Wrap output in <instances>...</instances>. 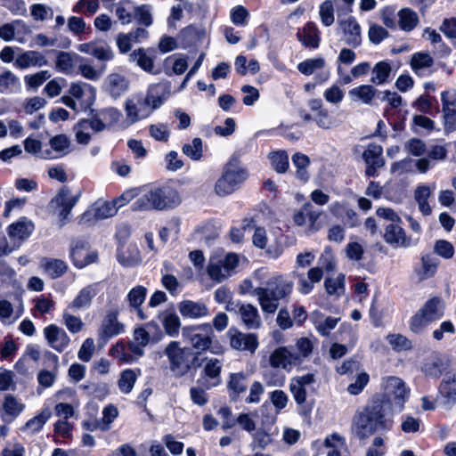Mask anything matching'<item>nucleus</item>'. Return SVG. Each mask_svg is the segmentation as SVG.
I'll list each match as a JSON object with an SVG mask.
<instances>
[{
	"label": "nucleus",
	"mask_w": 456,
	"mask_h": 456,
	"mask_svg": "<svg viewBox=\"0 0 456 456\" xmlns=\"http://www.w3.org/2000/svg\"><path fill=\"white\" fill-rule=\"evenodd\" d=\"M395 412L382 396L372 395L354 415L351 431L359 440H366L378 432L387 433L393 428Z\"/></svg>",
	"instance_id": "nucleus-1"
},
{
	"label": "nucleus",
	"mask_w": 456,
	"mask_h": 456,
	"mask_svg": "<svg viewBox=\"0 0 456 456\" xmlns=\"http://www.w3.org/2000/svg\"><path fill=\"white\" fill-rule=\"evenodd\" d=\"M294 289V281L287 275L278 274L270 277L265 286L253 289L263 313L274 314L279 308L280 301H287Z\"/></svg>",
	"instance_id": "nucleus-2"
},
{
	"label": "nucleus",
	"mask_w": 456,
	"mask_h": 456,
	"mask_svg": "<svg viewBox=\"0 0 456 456\" xmlns=\"http://www.w3.org/2000/svg\"><path fill=\"white\" fill-rule=\"evenodd\" d=\"M314 343L308 338H300L294 346H281L275 348L269 355V364L273 369L288 372L312 355Z\"/></svg>",
	"instance_id": "nucleus-3"
},
{
	"label": "nucleus",
	"mask_w": 456,
	"mask_h": 456,
	"mask_svg": "<svg viewBox=\"0 0 456 456\" xmlns=\"http://www.w3.org/2000/svg\"><path fill=\"white\" fill-rule=\"evenodd\" d=\"M181 202V196L175 188L169 185L154 186L144 190L131 208L134 211L167 210L178 207Z\"/></svg>",
	"instance_id": "nucleus-4"
},
{
	"label": "nucleus",
	"mask_w": 456,
	"mask_h": 456,
	"mask_svg": "<svg viewBox=\"0 0 456 456\" xmlns=\"http://www.w3.org/2000/svg\"><path fill=\"white\" fill-rule=\"evenodd\" d=\"M169 362L170 370L176 378L195 372L202 364L200 353L193 352L191 347H180L178 341H171L164 350Z\"/></svg>",
	"instance_id": "nucleus-5"
},
{
	"label": "nucleus",
	"mask_w": 456,
	"mask_h": 456,
	"mask_svg": "<svg viewBox=\"0 0 456 456\" xmlns=\"http://www.w3.org/2000/svg\"><path fill=\"white\" fill-rule=\"evenodd\" d=\"M248 176V170L236 159H232L226 164L222 176L216 181L215 191L219 196L232 194L242 185Z\"/></svg>",
	"instance_id": "nucleus-6"
},
{
	"label": "nucleus",
	"mask_w": 456,
	"mask_h": 456,
	"mask_svg": "<svg viewBox=\"0 0 456 456\" xmlns=\"http://www.w3.org/2000/svg\"><path fill=\"white\" fill-rule=\"evenodd\" d=\"M384 393L375 394V396H382L395 412H400L404 408V403L409 398L410 390L403 380L398 377L391 376L385 379L383 383Z\"/></svg>",
	"instance_id": "nucleus-7"
},
{
	"label": "nucleus",
	"mask_w": 456,
	"mask_h": 456,
	"mask_svg": "<svg viewBox=\"0 0 456 456\" xmlns=\"http://www.w3.org/2000/svg\"><path fill=\"white\" fill-rule=\"evenodd\" d=\"M444 316L442 300L434 297L428 300L424 305L411 317L410 330L418 334L431 322L440 320Z\"/></svg>",
	"instance_id": "nucleus-8"
},
{
	"label": "nucleus",
	"mask_w": 456,
	"mask_h": 456,
	"mask_svg": "<svg viewBox=\"0 0 456 456\" xmlns=\"http://www.w3.org/2000/svg\"><path fill=\"white\" fill-rule=\"evenodd\" d=\"M183 339L190 343L192 348L200 352L208 350L215 338L214 330L210 323L184 326L182 328Z\"/></svg>",
	"instance_id": "nucleus-9"
},
{
	"label": "nucleus",
	"mask_w": 456,
	"mask_h": 456,
	"mask_svg": "<svg viewBox=\"0 0 456 456\" xmlns=\"http://www.w3.org/2000/svg\"><path fill=\"white\" fill-rule=\"evenodd\" d=\"M81 192L78 191L76 195H71L70 189L63 186L60 189L58 193L52 199L51 207L59 217V226L62 227L70 220V212L77 203Z\"/></svg>",
	"instance_id": "nucleus-10"
},
{
	"label": "nucleus",
	"mask_w": 456,
	"mask_h": 456,
	"mask_svg": "<svg viewBox=\"0 0 456 456\" xmlns=\"http://www.w3.org/2000/svg\"><path fill=\"white\" fill-rule=\"evenodd\" d=\"M121 117L122 114L118 109L106 108L92 113L90 119H81L80 126L91 127L95 132H102L118 123Z\"/></svg>",
	"instance_id": "nucleus-11"
},
{
	"label": "nucleus",
	"mask_w": 456,
	"mask_h": 456,
	"mask_svg": "<svg viewBox=\"0 0 456 456\" xmlns=\"http://www.w3.org/2000/svg\"><path fill=\"white\" fill-rule=\"evenodd\" d=\"M337 30L341 34V39L346 45L353 48L361 45L362 28L354 17L338 18Z\"/></svg>",
	"instance_id": "nucleus-12"
},
{
	"label": "nucleus",
	"mask_w": 456,
	"mask_h": 456,
	"mask_svg": "<svg viewBox=\"0 0 456 456\" xmlns=\"http://www.w3.org/2000/svg\"><path fill=\"white\" fill-rule=\"evenodd\" d=\"M227 337L231 347L238 351H248L254 354L259 346L256 334L243 333L234 327L229 329Z\"/></svg>",
	"instance_id": "nucleus-13"
},
{
	"label": "nucleus",
	"mask_w": 456,
	"mask_h": 456,
	"mask_svg": "<svg viewBox=\"0 0 456 456\" xmlns=\"http://www.w3.org/2000/svg\"><path fill=\"white\" fill-rule=\"evenodd\" d=\"M125 111L128 123L134 124L148 118L152 113V108L148 106L143 96L138 94L126 100Z\"/></svg>",
	"instance_id": "nucleus-14"
},
{
	"label": "nucleus",
	"mask_w": 456,
	"mask_h": 456,
	"mask_svg": "<svg viewBox=\"0 0 456 456\" xmlns=\"http://www.w3.org/2000/svg\"><path fill=\"white\" fill-rule=\"evenodd\" d=\"M383 148L377 143H370L362 152V158L366 164L365 175L369 177L376 175L378 169L385 166V159L382 157Z\"/></svg>",
	"instance_id": "nucleus-15"
},
{
	"label": "nucleus",
	"mask_w": 456,
	"mask_h": 456,
	"mask_svg": "<svg viewBox=\"0 0 456 456\" xmlns=\"http://www.w3.org/2000/svg\"><path fill=\"white\" fill-rule=\"evenodd\" d=\"M148 329L159 330L157 322H150L145 324V327H139L134 330V340L130 341L127 345L128 350L136 357H141L144 354V347L151 342V335Z\"/></svg>",
	"instance_id": "nucleus-16"
},
{
	"label": "nucleus",
	"mask_w": 456,
	"mask_h": 456,
	"mask_svg": "<svg viewBox=\"0 0 456 456\" xmlns=\"http://www.w3.org/2000/svg\"><path fill=\"white\" fill-rule=\"evenodd\" d=\"M44 336L49 346L58 353L63 352L70 342V338L66 331L55 324L46 326L44 329Z\"/></svg>",
	"instance_id": "nucleus-17"
},
{
	"label": "nucleus",
	"mask_w": 456,
	"mask_h": 456,
	"mask_svg": "<svg viewBox=\"0 0 456 456\" xmlns=\"http://www.w3.org/2000/svg\"><path fill=\"white\" fill-rule=\"evenodd\" d=\"M385 241L394 248H409L412 245L411 237L398 224H388L385 226L383 235Z\"/></svg>",
	"instance_id": "nucleus-18"
},
{
	"label": "nucleus",
	"mask_w": 456,
	"mask_h": 456,
	"mask_svg": "<svg viewBox=\"0 0 456 456\" xmlns=\"http://www.w3.org/2000/svg\"><path fill=\"white\" fill-rule=\"evenodd\" d=\"M128 78L120 73H110L104 80V90L113 99L119 98L129 89Z\"/></svg>",
	"instance_id": "nucleus-19"
},
{
	"label": "nucleus",
	"mask_w": 456,
	"mask_h": 456,
	"mask_svg": "<svg viewBox=\"0 0 456 456\" xmlns=\"http://www.w3.org/2000/svg\"><path fill=\"white\" fill-rule=\"evenodd\" d=\"M34 229L35 226L32 221L27 217H22L8 226L7 233L10 240L20 246L31 235Z\"/></svg>",
	"instance_id": "nucleus-20"
},
{
	"label": "nucleus",
	"mask_w": 456,
	"mask_h": 456,
	"mask_svg": "<svg viewBox=\"0 0 456 456\" xmlns=\"http://www.w3.org/2000/svg\"><path fill=\"white\" fill-rule=\"evenodd\" d=\"M321 215V210L315 209L311 202H305L298 210L295 211L293 221L297 226L308 224L311 230L317 231L315 224Z\"/></svg>",
	"instance_id": "nucleus-21"
},
{
	"label": "nucleus",
	"mask_w": 456,
	"mask_h": 456,
	"mask_svg": "<svg viewBox=\"0 0 456 456\" xmlns=\"http://www.w3.org/2000/svg\"><path fill=\"white\" fill-rule=\"evenodd\" d=\"M100 283L95 282L83 288L69 305L68 309L78 311L91 306L94 297L99 292Z\"/></svg>",
	"instance_id": "nucleus-22"
},
{
	"label": "nucleus",
	"mask_w": 456,
	"mask_h": 456,
	"mask_svg": "<svg viewBox=\"0 0 456 456\" xmlns=\"http://www.w3.org/2000/svg\"><path fill=\"white\" fill-rule=\"evenodd\" d=\"M177 307L183 318L200 319L209 314L207 305L200 301L183 300Z\"/></svg>",
	"instance_id": "nucleus-23"
},
{
	"label": "nucleus",
	"mask_w": 456,
	"mask_h": 456,
	"mask_svg": "<svg viewBox=\"0 0 456 456\" xmlns=\"http://www.w3.org/2000/svg\"><path fill=\"white\" fill-rule=\"evenodd\" d=\"M77 50L81 53L93 55L99 61H110L113 59L114 54L111 48L105 44H99L95 42H89L80 44Z\"/></svg>",
	"instance_id": "nucleus-24"
},
{
	"label": "nucleus",
	"mask_w": 456,
	"mask_h": 456,
	"mask_svg": "<svg viewBox=\"0 0 456 456\" xmlns=\"http://www.w3.org/2000/svg\"><path fill=\"white\" fill-rule=\"evenodd\" d=\"M47 64L45 56L37 51H27L18 55L14 61V66L20 69L29 67H44Z\"/></svg>",
	"instance_id": "nucleus-25"
},
{
	"label": "nucleus",
	"mask_w": 456,
	"mask_h": 456,
	"mask_svg": "<svg viewBox=\"0 0 456 456\" xmlns=\"http://www.w3.org/2000/svg\"><path fill=\"white\" fill-rule=\"evenodd\" d=\"M320 31L315 23L309 21L297 32V38L307 48H317L320 45Z\"/></svg>",
	"instance_id": "nucleus-26"
},
{
	"label": "nucleus",
	"mask_w": 456,
	"mask_h": 456,
	"mask_svg": "<svg viewBox=\"0 0 456 456\" xmlns=\"http://www.w3.org/2000/svg\"><path fill=\"white\" fill-rule=\"evenodd\" d=\"M146 296L147 289L141 285L134 287L126 296L131 310L135 311L137 317L142 321L147 319V315L141 308L145 301Z\"/></svg>",
	"instance_id": "nucleus-27"
},
{
	"label": "nucleus",
	"mask_w": 456,
	"mask_h": 456,
	"mask_svg": "<svg viewBox=\"0 0 456 456\" xmlns=\"http://www.w3.org/2000/svg\"><path fill=\"white\" fill-rule=\"evenodd\" d=\"M242 323L248 330H257L262 326V319L257 308L251 304H243L239 309Z\"/></svg>",
	"instance_id": "nucleus-28"
},
{
	"label": "nucleus",
	"mask_w": 456,
	"mask_h": 456,
	"mask_svg": "<svg viewBox=\"0 0 456 456\" xmlns=\"http://www.w3.org/2000/svg\"><path fill=\"white\" fill-rule=\"evenodd\" d=\"M150 51V49L138 48L129 54L128 60L131 62H135L148 73L159 74V71L154 69V58L149 54Z\"/></svg>",
	"instance_id": "nucleus-29"
},
{
	"label": "nucleus",
	"mask_w": 456,
	"mask_h": 456,
	"mask_svg": "<svg viewBox=\"0 0 456 456\" xmlns=\"http://www.w3.org/2000/svg\"><path fill=\"white\" fill-rule=\"evenodd\" d=\"M440 393L444 403L453 404L456 402V369L446 372L441 384Z\"/></svg>",
	"instance_id": "nucleus-30"
},
{
	"label": "nucleus",
	"mask_w": 456,
	"mask_h": 456,
	"mask_svg": "<svg viewBox=\"0 0 456 456\" xmlns=\"http://www.w3.org/2000/svg\"><path fill=\"white\" fill-rule=\"evenodd\" d=\"M165 332L172 337H177L181 328V321L174 309H167L159 314Z\"/></svg>",
	"instance_id": "nucleus-31"
},
{
	"label": "nucleus",
	"mask_w": 456,
	"mask_h": 456,
	"mask_svg": "<svg viewBox=\"0 0 456 456\" xmlns=\"http://www.w3.org/2000/svg\"><path fill=\"white\" fill-rule=\"evenodd\" d=\"M247 376L243 372L231 373L227 388L232 401H237L240 395L247 391Z\"/></svg>",
	"instance_id": "nucleus-32"
},
{
	"label": "nucleus",
	"mask_w": 456,
	"mask_h": 456,
	"mask_svg": "<svg viewBox=\"0 0 456 456\" xmlns=\"http://www.w3.org/2000/svg\"><path fill=\"white\" fill-rule=\"evenodd\" d=\"M437 265V258L431 254H425L421 256L420 266L415 269V273L420 281H424L435 275Z\"/></svg>",
	"instance_id": "nucleus-33"
},
{
	"label": "nucleus",
	"mask_w": 456,
	"mask_h": 456,
	"mask_svg": "<svg viewBox=\"0 0 456 456\" xmlns=\"http://www.w3.org/2000/svg\"><path fill=\"white\" fill-rule=\"evenodd\" d=\"M25 409V404L18 400L13 395L6 394L3 401V419L9 418L12 421L15 419Z\"/></svg>",
	"instance_id": "nucleus-34"
},
{
	"label": "nucleus",
	"mask_w": 456,
	"mask_h": 456,
	"mask_svg": "<svg viewBox=\"0 0 456 456\" xmlns=\"http://www.w3.org/2000/svg\"><path fill=\"white\" fill-rule=\"evenodd\" d=\"M20 78L11 70H4L0 74V94H10L20 91Z\"/></svg>",
	"instance_id": "nucleus-35"
},
{
	"label": "nucleus",
	"mask_w": 456,
	"mask_h": 456,
	"mask_svg": "<svg viewBox=\"0 0 456 456\" xmlns=\"http://www.w3.org/2000/svg\"><path fill=\"white\" fill-rule=\"evenodd\" d=\"M348 94L352 101L370 105L376 96L377 89L371 85H362L351 89Z\"/></svg>",
	"instance_id": "nucleus-36"
},
{
	"label": "nucleus",
	"mask_w": 456,
	"mask_h": 456,
	"mask_svg": "<svg viewBox=\"0 0 456 456\" xmlns=\"http://www.w3.org/2000/svg\"><path fill=\"white\" fill-rule=\"evenodd\" d=\"M124 331V325L118 321V312H109L102 322V332L106 337L111 338Z\"/></svg>",
	"instance_id": "nucleus-37"
},
{
	"label": "nucleus",
	"mask_w": 456,
	"mask_h": 456,
	"mask_svg": "<svg viewBox=\"0 0 456 456\" xmlns=\"http://www.w3.org/2000/svg\"><path fill=\"white\" fill-rule=\"evenodd\" d=\"M391 72L392 67L389 62L379 61L372 68L370 81L377 86L384 85L389 81Z\"/></svg>",
	"instance_id": "nucleus-38"
},
{
	"label": "nucleus",
	"mask_w": 456,
	"mask_h": 456,
	"mask_svg": "<svg viewBox=\"0 0 456 456\" xmlns=\"http://www.w3.org/2000/svg\"><path fill=\"white\" fill-rule=\"evenodd\" d=\"M398 26L406 32L413 30L419 24V16L410 8H403L397 12Z\"/></svg>",
	"instance_id": "nucleus-39"
},
{
	"label": "nucleus",
	"mask_w": 456,
	"mask_h": 456,
	"mask_svg": "<svg viewBox=\"0 0 456 456\" xmlns=\"http://www.w3.org/2000/svg\"><path fill=\"white\" fill-rule=\"evenodd\" d=\"M446 369V363L440 355H434L428 358L423 364L421 370L426 376L438 378Z\"/></svg>",
	"instance_id": "nucleus-40"
},
{
	"label": "nucleus",
	"mask_w": 456,
	"mask_h": 456,
	"mask_svg": "<svg viewBox=\"0 0 456 456\" xmlns=\"http://www.w3.org/2000/svg\"><path fill=\"white\" fill-rule=\"evenodd\" d=\"M78 58L76 53L60 51L57 53L55 68L58 71L69 75L73 72L76 60Z\"/></svg>",
	"instance_id": "nucleus-41"
},
{
	"label": "nucleus",
	"mask_w": 456,
	"mask_h": 456,
	"mask_svg": "<svg viewBox=\"0 0 456 456\" xmlns=\"http://www.w3.org/2000/svg\"><path fill=\"white\" fill-rule=\"evenodd\" d=\"M324 288L328 295L339 298L345 293L346 276L339 273L336 278L328 277L324 281Z\"/></svg>",
	"instance_id": "nucleus-42"
},
{
	"label": "nucleus",
	"mask_w": 456,
	"mask_h": 456,
	"mask_svg": "<svg viewBox=\"0 0 456 456\" xmlns=\"http://www.w3.org/2000/svg\"><path fill=\"white\" fill-rule=\"evenodd\" d=\"M41 266L53 279L62 276L68 269L66 263L60 259L44 258L41 261Z\"/></svg>",
	"instance_id": "nucleus-43"
},
{
	"label": "nucleus",
	"mask_w": 456,
	"mask_h": 456,
	"mask_svg": "<svg viewBox=\"0 0 456 456\" xmlns=\"http://www.w3.org/2000/svg\"><path fill=\"white\" fill-rule=\"evenodd\" d=\"M222 370V362L216 358L209 359L203 369V374L211 379L216 381L209 385L203 384L207 388H210L213 386H216L220 381V374Z\"/></svg>",
	"instance_id": "nucleus-44"
},
{
	"label": "nucleus",
	"mask_w": 456,
	"mask_h": 456,
	"mask_svg": "<svg viewBox=\"0 0 456 456\" xmlns=\"http://www.w3.org/2000/svg\"><path fill=\"white\" fill-rule=\"evenodd\" d=\"M324 445L330 449L327 456H341L340 449L346 448V440L338 433H333L326 437Z\"/></svg>",
	"instance_id": "nucleus-45"
},
{
	"label": "nucleus",
	"mask_w": 456,
	"mask_h": 456,
	"mask_svg": "<svg viewBox=\"0 0 456 456\" xmlns=\"http://www.w3.org/2000/svg\"><path fill=\"white\" fill-rule=\"evenodd\" d=\"M208 274L215 281L221 282L230 274L224 272V267L219 258H211L208 265Z\"/></svg>",
	"instance_id": "nucleus-46"
},
{
	"label": "nucleus",
	"mask_w": 456,
	"mask_h": 456,
	"mask_svg": "<svg viewBox=\"0 0 456 456\" xmlns=\"http://www.w3.org/2000/svg\"><path fill=\"white\" fill-rule=\"evenodd\" d=\"M182 151L184 155L192 160H200L203 153V142L200 138L196 137L192 140L191 143H185Z\"/></svg>",
	"instance_id": "nucleus-47"
},
{
	"label": "nucleus",
	"mask_w": 456,
	"mask_h": 456,
	"mask_svg": "<svg viewBox=\"0 0 456 456\" xmlns=\"http://www.w3.org/2000/svg\"><path fill=\"white\" fill-rule=\"evenodd\" d=\"M136 379L134 370L130 369L123 370L118 381V388L122 393L129 394L134 388Z\"/></svg>",
	"instance_id": "nucleus-48"
},
{
	"label": "nucleus",
	"mask_w": 456,
	"mask_h": 456,
	"mask_svg": "<svg viewBox=\"0 0 456 456\" xmlns=\"http://www.w3.org/2000/svg\"><path fill=\"white\" fill-rule=\"evenodd\" d=\"M325 65V61L322 57L307 59L297 65L299 72L305 76L312 75L316 69H322Z\"/></svg>",
	"instance_id": "nucleus-49"
},
{
	"label": "nucleus",
	"mask_w": 456,
	"mask_h": 456,
	"mask_svg": "<svg viewBox=\"0 0 456 456\" xmlns=\"http://www.w3.org/2000/svg\"><path fill=\"white\" fill-rule=\"evenodd\" d=\"M134 9L129 1L123 0L117 4L115 13L123 24H127L134 16Z\"/></svg>",
	"instance_id": "nucleus-50"
},
{
	"label": "nucleus",
	"mask_w": 456,
	"mask_h": 456,
	"mask_svg": "<svg viewBox=\"0 0 456 456\" xmlns=\"http://www.w3.org/2000/svg\"><path fill=\"white\" fill-rule=\"evenodd\" d=\"M50 415L48 411H42L39 414L28 420L22 429H29L33 434L38 433L50 418Z\"/></svg>",
	"instance_id": "nucleus-51"
},
{
	"label": "nucleus",
	"mask_w": 456,
	"mask_h": 456,
	"mask_svg": "<svg viewBox=\"0 0 456 456\" xmlns=\"http://www.w3.org/2000/svg\"><path fill=\"white\" fill-rule=\"evenodd\" d=\"M387 339L395 351H407L412 348L411 341L402 334H388Z\"/></svg>",
	"instance_id": "nucleus-52"
},
{
	"label": "nucleus",
	"mask_w": 456,
	"mask_h": 456,
	"mask_svg": "<svg viewBox=\"0 0 456 456\" xmlns=\"http://www.w3.org/2000/svg\"><path fill=\"white\" fill-rule=\"evenodd\" d=\"M434 64L433 58L428 53H416L411 60V69L418 73L419 69L429 68Z\"/></svg>",
	"instance_id": "nucleus-53"
},
{
	"label": "nucleus",
	"mask_w": 456,
	"mask_h": 456,
	"mask_svg": "<svg viewBox=\"0 0 456 456\" xmlns=\"http://www.w3.org/2000/svg\"><path fill=\"white\" fill-rule=\"evenodd\" d=\"M51 77V73L48 70H41L33 75H27L24 77V81L28 89H37L44 84L45 81Z\"/></svg>",
	"instance_id": "nucleus-54"
},
{
	"label": "nucleus",
	"mask_w": 456,
	"mask_h": 456,
	"mask_svg": "<svg viewBox=\"0 0 456 456\" xmlns=\"http://www.w3.org/2000/svg\"><path fill=\"white\" fill-rule=\"evenodd\" d=\"M339 318L328 316L324 320H314V324L320 335L327 337L330 331L337 326Z\"/></svg>",
	"instance_id": "nucleus-55"
},
{
	"label": "nucleus",
	"mask_w": 456,
	"mask_h": 456,
	"mask_svg": "<svg viewBox=\"0 0 456 456\" xmlns=\"http://www.w3.org/2000/svg\"><path fill=\"white\" fill-rule=\"evenodd\" d=\"M62 319L64 325L69 332L76 334L83 330L84 322L81 318L71 314L68 310L63 312Z\"/></svg>",
	"instance_id": "nucleus-56"
},
{
	"label": "nucleus",
	"mask_w": 456,
	"mask_h": 456,
	"mask_svg": "<svg viewBox=\"0 0 456 456\" xmlns=\"http://www.w3.org/2000/svg\"><path fill=\"white\" fill-rule=\"evenodd\" d=\"M322 23L325 27H330L334 23V8L330 0H326L320 5L319 11Z\"/></svg>",
	"instance_id": "nucleus-57"
},
{
	"label": "nucleus",
	"mask_w": 456,
	"mask_h": 456,
	"mask_svg": "<svg viewBox=\"0 0 456 456\" xmlns=\"http://www.w3.org/2000/svg\"><path fill=\"white\" fill-rule=\"evenodd\" d=\"M80 387L85 390L88 395H95V396H105L110 392V387L107 383H94V382H86L80 386Z\"/></svg>",
	"instance_id": "nucleus-58"
},
{
	"label": "nucleus",
	"mask_w": 456,
	"mask_h": 456,
	"mask_svg": "<svg viewBox=\"0 0 456 456\" xmlns=\"http://www.w3.org/2000/svg\"><path fill=\"white\" fill-rule=\"evenodd\" d=\"M272 165L278 173H284L289 167V157L285 151H277L270 154Z\"/></svg>",
	"instance_id": "nucleus-59"
},
{
	"label": "nucleus",
	"mask_w": 456,
	"mask_h": 456,
	"mask_svg": "<svg viewBox=\"0 0 456 456\" xmlns=\"http://www.w3.org/2000/svg\"><path fill=\"white\" fill-rule=\"evenodd\" d=\"M67 81L63 77H55L50 80L45 86V94L53 98L61 94L62 88L66 86Z\"/></svg>",
	"instance_id": "nucleus-60"
},
{
	"label": "nucleus",
	"mask_w": 456,
	"mask_h": 456,
	"mask_svg": "<svg viewBox=\"0 0 456 456\" xmlns=\"http://www.w3.org/2000/svg\"><path fill=\"white\" fill-rule=\"evenodd\" d=\"M404 149L411 155L419 157L427 151V145L419 138H411L405 142Z\"/></svg>",
	"instance_id": "nucleus-61"
},
{
	"label": "nucleus",
	"mask_w": 456,
	"mask_h": 456,
	"mask_svg": "<svg viewBox=\"0 0 456 456\" xmlns=\"http://www.w3.org/2000/svg\"><path fill=\"white\" fill-rule=\"evenodd\" d=\"M133 17L140 25L150 27L152 24V16L147 5L135 7Z\"/></svg>",
	"instance_id": "nucleus-62"
},
{
	"label": "nucleus",
	"mask_w": 456,
	"mask_h": 456,
	"mask_svg": "<svg viewBox=\"0 0 456 456\" xmlns=\"http://www.w3.org/2000/svg\"><path fill=\"white\" fill-rule=\"evenodd\" d=\"M434 252L445 259H450L453 256L454 248L448 240H437L434 246Z\"/></svg>",
	"instance_id": "nucleus-63"
},
{
	"label": "nucleus",
	"mask_w": 456,
	"mask_h": 456,
	"mask_svg": "<svg viewBox=\"0 0 456 456\" xmlns=\"http://www.w3.org/2000/svg\"><path fill=\"white\" fill-rule=\"evenodd\" d=\"M381 20L384 25L389 28L395 29L398 25V16L395 12V8L387 6L381 10Z\"/></svg>",
	"instance_id": "nucleus-64"
}]
</instances>
